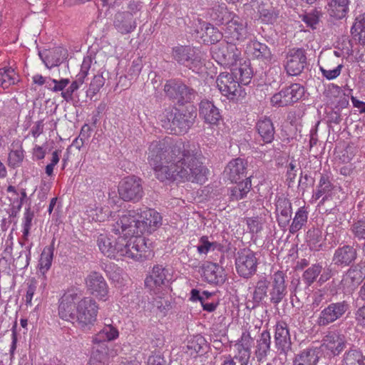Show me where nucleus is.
Instances as JSON below:
<instances>
[{"label":"nucleus","instance_id":"obj_19","mask_svg":"<svg viewBox=\"0 0 365 365\" xmlns=\"http://www.w3.org/2000/svg\"><path fill=\"white\" fill-rule=\"evenodd\" d=\"M202 276L209 284H223L226 280L224 269L217 263L205 262L202 267Z\"/></svg>","mask_w":365,"mask_h":365},{"label":"nucleus","instance_id":"obj_20","mask_svg":"<svg viewBox=\"0 0 365 365\" xmlns=\"http://www.w3.org/2000/svg\"><path fill=\"white\" fill-rule=\"evenodd\" d=\"M168 271L162 266H155L151 274L145 280L147 288L153 291L155 294H160L161 289L168 282Z\"/></svg>","mask_w":365,"mask_h":365},{"label":"nucleus","instance_id":"obj_46","mask_svg":"<svg viewBox=\"0 0 365 365\" xmlns=\"http://www.w3.org/2000/svg\"><path fill=\"white\" fill-rule=\"evenodd\" d=\"M270 350V335L269 332L264 331L258 341L256 356L259 361L264 359Z\"/></svg>","mask_w":365,"mask_h":365},{"label":"nucleus","instance_id":"obj_41","mask_svg":"<svg viewBox=\"0 0 365 365\" xmlns=\"http://www.w3.org/2000/svg\"><path fill=\"white\" fill-rule=\"evenodd\" d=\"M195 49L190 46H178L173 49V56L178 63L185 66L195 55Z\"/></svg>","mask_w":365,"mask_h":365},{"label":"nucleus","instance_id":"obj_53","mask_svg":"<svg viewBox=\"0 0 365 365\" xmlns=\"http://www.w3.org/2000/svg\"><path fill=\"white\" fill-rule=\"evenodd\" d=\"M24 158V150L21 148L16 150H11L8 155L7 164L11 168H17L20 166Z\"/></svg>","mask_w":365,"mask_h":365},{"label":"nucleus","instance_id":"obj_52","mask_svg":"<svg viewBox=\"0 0 365 365\" xmlns=\"http://www.w3.org/2000/svg\"><path fill=\"white\" fill-rule=\"evenodd\" d=\"M220 245L217 242L209 240L207 236H202L199 240L197 246V251L200 255H207L210 251H214L218 248Z\"/></svg>","mask_w":365,"mask_h":365},{"label":"nucleus","instance_id":"obj_3","mask_svg":"<svg viewBox=\"0 0 365 365\" xmlns=\"http://www.w3.org/2000/svg\"><path fill=\"white\" fill-rule=\"evenodd\" d=\"M119 219L113 225V230L125 232L130 236L152 232L161 225L160 215L153 209L144 207L140 212L129 210L118 213Z\"/></svg>","mask_w":365,"mask_h":365},{"label":"nucleus","instance_id":"obj_24","mask_svg":"<svg viewBox=\"0 0 365 365\" xmlns=\"http://www.w3.org/2000/svg\"><path fill=\"white\" fill-rule=\"evenodd\" d=\"M199 114L205 123L215 125L221 119L219 109L207 100H202L200 103Z\"/></svg>","mask_w":365,"mask_h":365},{"label":"nucleus","instance_id":"obj_25","mask_svg":"<svg viewBox=\"0 0 365 365\" xmlns=\"http://www.w3.org/2000/svg\"><path fill=\"white\" fill-rule=\"evenodd\" d=\"M246 163L241 158H236L227 164L224 173L232 182H237L245 176Z\"/></svg>","mask_w":365,"mask_h":365},{"label":"nucleus","instance_id":"obj_31","mask_svg":"<svg viewBox=\"0 0 365 365\" xmlns=\"http://www.w3.org/2000/svg\"><path fill=\"white\" fill-rule=\"evenodd\" d=\"M256 128L264 143H269L273 140L274 128L269 118L267 117L260 118L256 124Z\"/></svg>","mask_w":365,"mask_h":365},{"label":"nucleus","instance_id":"obj_11","mask_svg":"<svg viewBox=\"0 0 365 365\" xmlns=\"http://www.w3.org/2000/svg\"><path fill=\"white\" fill-rule=\"evenodd\" d=\"M304 93L303 86L298 83H294L273 95L271 98V103L277 107L287 106L299 101L303 96Z\"/></svg>","mask_w":365,"mask_h":365},{"label":"nucleus","instance_id":"obj_26","mask_svg":"<svg viewBox=\"0 0 365 365\" xmlns=\"http://www.w3.org/2000/svg\"><path fill=\"white\" fill-rule=\"evenodd\" d=\"M272 279L270 291L271 301L274 304H278L282 301L286 292L284 274L282 272H277L273 274Z\"/></svg>","mask_w":365,"mask_h":365},{"label":"nucleus","instance_id":"obj_9","mask_svg":"<svg viewBox=\"0 0 365 365\" xmlns=\"http://www.w3.org/2000/svg\"><path fill=\"white\" fill-rule=\"evenodd\" d=\"M224 36L227 41L235 45L237 42L244 41L249 36L247 23L238 16H233L225 24Z\"/></svg>","mask_w":365,"mask_h":365},{"label":"nucleus","instance_id":"obj_22","mask_svg":"<svg viewBox=\"0 0 365 365\" xmlns=\"http://www.w3.org/2000/svg\"><path fill=\"white\" fill-rule=\"evenodd\" d=\"M274 340L276 347L280 353L286 354L290 349V336L285 322H279L276 324Z\"/></svg>","mask_w":365,"mask_h":365},{"label":"nucleus","instance_id":"obj_13","mask_svg":"<svg viewBox=\"0 0 365 365\" xmlns=\"http://www.w3.org/2000/svg\"><path fill=\"white\" fill-rule=\"evenodd\" d=\"M164 91L169 98L180 104L190 101L195 95L192 89L176 80L167 81L164 86Z\"/></svg>","mask_w":365,"mask_h":365},{"label":"nucleus","instance_id":"obj_29","mask_svg":"<svg viewBox=\"0 0 365 365\" xmlns=\"http://www.w3.org/2000/svg\"><path fill=\"white\" fill-rule=\"evenodd\" d=\"M86 215L90 221L95 222H103L109 215L113 221V223H115L119 219L118 216V218H115V215H112L108 206L101 207L96 205H89L86 209Z\"/></svg>","mask_w":365,"mask_h":365},{"label":"nucleus","instance_id":"obj_55","mask_svg":"<svg viewBox=\"0 0 365 365\" xmlns=\"http://www.w3.org/2000/svg\"><path fill=\"white\" fill-rule=\"evenodd\" d=\"M322 267L320 264H314L308 268L303 274L302 278L305 283L310 285L314 282L322 272Z\"/></svg>","mask_w":365,"mask_h":365},{"label":"nucleus","instance_id":"obj_4","mask_svg":"<svg viewBox=\"0 0 365 365\" xmlns=\"http://www.w3.org/2000/svg\"><path fill=\"white\" fill-rule=\"evenodd\" d=\"M196 117L195 113H182L176 108L169 107L159 115L161 125L171 134L181 135L187 132Z\"/></svg>","mask_w":365,"mask_h":365},{"label":"nucleus","instance_id":"obj_18","mask_svg":"<svg viewBox=\"0 0 365 365\" xmlns=\"http://www.w3.org/2000/svg\"><path fill=\"white\" fill-rule=\"evenodd\" d=\"M307 63L304 50L302 48L291 50L287 56L285 68L289 76H297L302 73Z\"/></svg>","mask_w":365,"mask_h":365},{"label":"nucleus","instance_id":"obj_64","mask_svg":"<svg viewBox=\"0 0 365 365\" xmlns=\"http://www.w3.org/2000/svg\"><path fill=\"white\" fill-rule=\"evenodd\" d=\"M302 19L307 26L314 29L315 26L318 24L319 20V12L314 11L313 12L307 14L303 16Z\"/></svg>","mask_w":365,"mask_h":365},{"label":"nucleus","instance_id":"obj_21","mask_svg":"<svg viewBox=\"0 0 365 365\" xmlns=\"http://www.w3.org/2000/svg\"><path fill=\"white\" fill-rule=\"evenodd\" d=\"M39 56L48 68L57 66L68 57V51L63 47L58 46L51 50L40 52Z\"/></svg>","mask_w":365,"mask_h":365},{"label":"nucleus","instance_id":"obj_23","mask_svg":"<svg viewBox=\"0 0 365 365\" xmlns=\"http://www.w3.org/2000/svg\"><path fill=\"white\" fill-rule=\"evenodd\" d=\"M356 256L357 252L354 247L344 245L335 250L332 261L337 266L346 267L356 259Z\"/></svg>","mask_w":365,"mask_h":365},{"label":"nucleus","instance_id":"obj_60","mask_svg":"<svg viewBox=\"0 0 365 365\" xmlns=\"http://www.w3.org/2000/svg\"><path fill=\"white\" fill-rule=\"evenodd\" d=\"M351 232L359 240L365 239V219H361L351 225Z\"/></svg>","mask_w":365,"mask_h":365},{"label":"nucleus","instance_id":"obj_39","mask_svg":"<svg viewBox=\"0 0 365 365\" xmlns=\"http://www.w3.org/2000/svg\"><path fill=\"white\" fill-rule=\"evenodd\" d=\"M340 365H365V355L359 349H350L344 354Z\"/></svg>","mask_w":365,"mask_h":365},{"label":"nucleus","instance_id":"obj_54","mask_svg":"<svg viewBox=\"0 0 365 365\" xmlns=\"http://www.w3.org/2000/svg\"><path fill=\"white\" fill-rule=\"evenodd\" d=\"M258 11L261 20L266 24L273 23L277 16L274 9L270 5H268L267 7L262 5L259 6Z\"/></svg>","mask_w":365,"mask_h":365},{"label":"nucleus","instance_id":"obj_56","mask_svg":"<svg viewBox=\"0 0 365 365\" xmlns=\"http://www.w3.org/2000/svg\"><path fill=\"white\" fill-rule=\"evenodd\" d=\"M84 81V79L76 76V79L71 83L67 89L61 93V97L66 101H71L73 99V93L83 85Z\"/></svg>","mask_w":365,"mask_h":365},{"label":"nucleus","instance_id":"obj_40","mask_svg":"<svg viewBox=\"0 0 365 365\" xmlns=\"http://www.w3.org/2000/svg\"><path fill=\"white\" fill-rule=\"evenodd\" d=\"M351 33L354 40L358 41L360 44L365 45V13L356 16Z\"/></svg>","mask_w":365,"mask_h":365},{"label":"nucleus","instance_id":"obj_32","mask_svg":"<svg viewBox=\"0 0 365 365\" xmlns=\"http://www.w3.org/2000/svg\"><path fill=\"white\" fill-rule=\"evenodd\" d=\"M210 62H205L204 54L199 50L195 49V55L186 63L185 66L193 72L199 74L207 73V69L210 66Z\"/></svg>","mask_w":365,"mask_h":365},{"label":"nucleus","instance_id":"obj_59","mask_svg":"<svg viewBox=\"0 0 365 365\" xmlns=\"http://www.w3.org/2000/svg\"><path fill=\"white\" fill-rule=\"evenodd\" d=\"M104 85V79L101 76H94L92 80L89 88L88 89L86 93L87 96H91L93 97L96 95L101 89V88Z\"/></svg>","mask_w":365,"mask_h":365},{"label":"nucleus","instance_id":"obj_45","mask_svg":"<svg viewBox=\"0 0 365 365\" xmlns=\"http://www.w3.org/2000/svg\"><path fill=\"white\" fill-rule=\"evenodd\" d=\"M212 19L216 21L218 24H226L227 21L231 19L235 14L229 11L226 5L223 3L218 4L212 8V12L210 14Z\"/></svg>","mask_w":365,"mask_h":365},{"label":"nucleus","instance_id":"obj_10","mask_svg":"<svg viewBox=\"0 0 365 365\" xmlns=\"http://www.w3.org/2000/svg\"><path fill=\"white\" fill-rule=\"evenodd\" d=\"M118 193L124 201L136 202L143 195L141 180L135 176H128L119 184Z\"/></svg>","mask_w":365,"mask_h":365},{"label":"nucleus","instance_id":"obj_37","mask_svg":"<svg viewBox=\"0 0 365 365\" xmlns=\"http://www.w3.org/2000/svg\"><path fill=\"white\" fill-rule=\"evenodd\" d=\"M246 51L248 54L256 58L269 60L271 52L268 47L257 41H251L247 46Z\"/></svg>","mask_w":365,"mask_h":365},{"label":"nucleus","instance_id":"obj_16","mask_svg":"<svg viewBox=\"0 0 365 365\" xmlns=\"http://www.w3.org/2000/svg\"><path fill=\"white\" fill-rule=\"evenodd\" d=\"M348 309L349 304L345 301L331 303L322 310L317 322L319 326H327L340 319Z\"/></svg>","mask_w":365,"mask_h":365},{"label":"nucleus","instance_id":"obj_62","mask_svg":"<svg viewBox=\"0 0 365 365\" xmlns=\"http://www.w3.org/2000/svg\"><path fill=\"white\" fill-rule=\"evenodd\" d=\"M34 217V213L30 211V209L28 208L24 214V218H23V222H22V227H23V236L24 239H27L29 231L31 227V222Z\"/></svg>","mask_w":365,"mask_h":365},{"label":"nucleus","instance_id":"obj_33","mask_svg":"<svg viewBox=\"0 0 365 365\" xmlns=\"http://www.w3.org/2000/svg\"><path fill=\"white\" fill-rule=\"evenodd\" d=\"M251 188L252 181L249 177L230 188V198L233 201L242 200L247 195Z\"/></svg>","mask_w":365,"mask_h":365},{"label":"nucleus","instance_id":"obj_58","mask_svg":"<svg viewBox=\"0 0 365 365\" xmlns=\"http://www.w3.org/2000/svg\"><path fill=\"white\" fill-rule=\"evenodd\" d=\"M201 31H205V34L207 36L210 38L211 43L217 41L222 36V34L215 28H214L210 24L203 22L201 26Z\"/></svg>","mask_w":365,"mask_h":365},{"label":"nucleus","instance_id":"obj_5","mask_svg":"<svg viewBox=\"0 0 365 365\" xmlns=\"http://www.w3.org/2000/svg\"><path fill=\"white\" fill-rule=\"evenodd\" d=\"M77 315L75 326L82 329H90L97 321L99 305L91 297H84L79 299L76 306Z\"/></svg>","mask_w":365,"mask_h":365},{"label":"nucleus","instance_id":"obj_48","mask_svg":"<svg viewBox=\"0 0 365 365\" xmlns=\"http://www.w3.org/2000/svg\"><path fill=\"white\" fill-rule=\"evenodd\" d=\"M235 80L239 82V85H247L251 80L252 72L251 68L247 65H242L240 67L236 68L231 73Z\"/></svg>","mask_w":365,"mask_h":365},{"label":"nucleus","instance_id":"obj_12","mask_svg":"<svg viewBox=\"0 0 365 365\" xmlns=\"http://www.w3.org/2000/svg\"><path fill=\"white\" fill-rule=\"evenodd\" d=\"M346 339L339 331H329L323 339L322 351L328 357L338 356L346 347Z\"/></svg>","mask_w":365,"mask_h":365},{"label":"nucleus","instance_id":"obj_8","mask_svg":"<svg viewBox=\"0 0 365 365\" xmlns=\"http://www.w3.org/2000/svg\"><path fill=\"white\" fill-rule=\"evenodd\" d=\"M78 299L79 294L73 290H69L62 296L58 308V314L61 319L75 325Z\"/></svg>","mask_w":365,"mask_h":365},{"label":"nucleus","instance_id":"obj_44","mask_svg":"<svg viewBox=\"0 0 365 365\" xmlns=\"http://www.w3.org/2000/svg\"><path fill=\"white\" fill-rule=\"evenodd\" d=\"M54 252V240L51 245L44 247L39 260V269L41 273H46L51 267Z\"/></svg>","mask_w":365,"mask_h":365},{"label":"nucleus","instance_id":"obj_49","mask_svg":"<svg viewBox=\"0 0 365 365\" xmlns=\"http://www.w3.org/2000/svg\"><path fill=\"white\" fill-rule=\"evenodd\" d=\"M307 242L312 250H319L322 245L321 231L318 229L309 230L307 235Z\"/></svg>","mask_w":365,"mask_h":365},{"label":"nucleus","instance_id":"obj_30","mask_svg":"<svg viewBox=\"0 0 365 365\" xmlns=\"http://www.w3.org/2000/svg\"><path fill=\"white\" fill-rule=\"evenodd\" d=\"M334 185L328 177L322 175L315 191L313 192L312 198L313 200L317 201L320 197H322L320 204H324L325 201L331 197Z\"/></svg>","mask_w":365,"mask_h":365},{"label":"nucleus","instance_id":"obj_57","mask_svg":"<svg viewBox=\"0 0 365 365\" xmlns=\"http://www.w3.org/2000/svg\"><path fill=\"white\" fill-rule=\"evenodd\" d=\"M246 221L248 229L252 234L257 235L262 231L264 222L262 217H249Z\"/></svg>","mask_w":365,"mask_h":365},{"label":"nucleus","instance_id":"obj_50","mask_svg":"<svg viewBox=\"0 0 365 365\" xmlns=\"http://www.w3.org/2000/svg\"><path fill=\"white\" fill-rule=\"evenodd\" d=\"M98 346L101 348V350H99L97 346L93 348V351H92L90 359L91 365H102L105 363L107 359L108 347L106 344Z\"/></svg>","mask_w":365,"mask_h":365},{"label":"nucleus","instance_id":"obj_1","mask_svg":"<svg viewBox=\"0 0 365 365\" xmlns=\"http://www.w3.org/2000/svg\"><path fill=\"white\" fill-rule=\"evenodd\" d=\"M148 160L161 182L202 184L207 180L208 170L199 161L195 147L181 140L166 137L153 140L148 148Z\"/></svg>","mask_w":365,"mask_h":365},{"label":"nucleus","instance_id":"obj_51","mask_svg":"<svg viewBox=\"0 0 365 365\" xmlns=\"http://www.w3.org/2000/svg\"><path fill=\"white\" fill-rule=\"evenodd\" d=\"M268 284L266 277H259L253 293V299L255 302H260L266 297Z\"/></svg>","mask_w":365,"mask_h":365},{"label":"nucleus","instance_id":"obj_36","mask_svg":"<svg viewBox=\"0 0 365 365\" xmlns=\"http://www.w3.org/2000/svg\"><path fill=\"white\" fill-rule=\"evenodd\" d=\"M114 24L118 31L122 34L130 33L136 27L133 16L129 13L118 14L115 17Z\"/></svg>","mask_w":365,"mask_h":365},{"label":"nucleus","instance_id":"obj_7","mask_svg":"<svg viewBox=\"0 0 365 365\" xmlns=\"http://www.w3.org/2000/svg\"><path fill=\"white\" fill-rule=\"evenodd\" d=\"M258 259L256 254L249 249L237 252L235 258V267L238 274L244 278H249L257 271Z\"/></svg>","mask_w":365,"mask_h":365},{"label":"nucleus","instance_id":"obj_28","mask_svg":"<svg viewBox=\"0 0 365 365\" xmlns=\"http://www.w3.org/2000/svg\"><path fill=\"white\" fill-rule=\"evenodd\" d=\"M277 222L282 229H285L289 225L292 215L291 202L286 199H279L276 203Z\"/></svg>","mask_w":365,"mask_h":365},{"label":"nucleus","instance_id":"obj_15","mask_svg":"<svg viewBox=\"0 0 365 365\" xmlns=\"http://www.w3.org/2000/svg\"><path fill=\"white\" fill-rule=\"evenodd\" d=\"M86 284L89 292L98 300L106 302L108 298V284L99 272H93L86 278Z\"/></svg>","mask_w":365,"mask_h":365},{"label":"nucleus","instance_id":"obj_38","mask_svg":"<svg viewBox=\"0 0 365 365\" xmlns=\"http://www.w3.org/2000/svg\"><path fill=\"white\" fill-rule=\"evenodd\" d=\"M206 346L205 339L201 335H195L188 339L186 352L191 356L195 357L199 353L204 351Z\"/></svg>","mask_w":365,"mask_h":365},{"label":"nucleus","instance_id":"obj_63","mask_svg":"<svg viewBox=\"0 0 365 365\" xmlns=\"http://www.w3.org/2000/svg\"><path fill=\"white\" fill-rule=\"evenodd\" d=\"M343 93L344 91L339 86L331 84L329 86L326 91V96L329 99L330 102L333 103L336 102V98H339Z\"/></svg>","mask_w":365,"mask_h":365},{"label":"nucleus","instance_id":"obj_6","mask_svg":"<svg viewBox=\"0 0 365 365\" xmlns=\"http://www.w3.org/2000/svg\"><path fill=\"white\" fill-rule=\"evenodd\" d=\"M211 53L217 63L224 66H233L240 57V51L228 41L215 44L211 48Z\"/></svg>","mask_w":365,"mask_h":365},{"label":"nucleus","instance_id":"obj_34","mask_svg":"<svg viewBox=\"0 0 365 365\" xmlns=\"http://www.w3.org/2000/svg\"><path fill=\"white\" fill-rule=\"evenodd\" d=\"M358 269L354 267L350 268L343 277L341 285L346 292L353 291L363 280Z\"/></svg>","mask_w":365,"mask_h":365},{"label":"nucleus","instance_id":"obj_17","mask_svg":"<svg viewBox=\"0 0 365 365\" xmlns=\"http://www.w3.org/2000/svg\"><path fill=\"white\" fill-rule=\"evenodd\" d=\"M254 340L249 332H242L241 337L234 344V359L238 361L240 365H247L250 356L251 348Z\"/></svg>","mask_w":365,"mask_h":365},{"label":"nucleus","instance_id":"obj_43","mask_svg":"<svg viewBox=\"0 0 365 365\" xmlns=\"http://www.w3.org/2000/svg\"><path fill=\"white\" fill-rule=\"evenodd\" d=\"M318 356L313 349H307L296 356L293 365H316Z\"/></svg>","mask_w":365,"mask_h":365},{"label":"nucleus","instance_id":"obj_27","mask_svg":"<svg viewBox=\"0 0 365 365\" xmlns=\"http://www.w3.org/2000/svg\"><path fill=\"white\" fill-rule=\"evenodd\" d=\"M119 336L118 328L113 324H105L103 327L93 337V343L96 346H103L106 342L117 339Z\"/></svg>","mask_w":365,"mask_h":365},{"label":"nucleus","instance_id":"obj_47","mask_svg":"<svg viewBox=\"0 0 365 365\" xmlns=\"http://www.w3.org/2000/svg\"><path fill=\"white\" fill-rule=\"evenodd\" d=\"M308 212L304 207H299L295 213L292 222L289 227V232L296 233L305 225L307 222Z\"/></svg>","mask_w":365,"mask_h":365},{"label":"nucleus","instance_id":"obj_2","mask_svg":"<svg viewBox=\"0 0 365 365\" xmlns=\"http://www.w3.org/2000/svg\"><path fill=\"white\" fill-rule=\"evenodd\" d=\"M114 223H111L113 227ZM112 232L115 234L123 235L114 238L107 233H101L97 237L98 247L105 256L119 260L121 259H132L135 261H143L149 258L151 250L145 237L142 236H130L125 232Z\"/></svg>","mask_w":365,"mask_h":365},{"label":"nucleus","instance_id":"obj_42","mask_svg":"<svg viewBox=\"0 0 365 365\" xmlns=\"http://www.w3.org/2000/svg\"><path fill=\"white\" fill-rule=\"evenodd\" d=\"M19 81V75L11 67L0 68V87L8 88Z\"/></svg>","mask_w":365,"mask_h":365},{"label":"nucleus","instance_id":"obj_35","mask_svg":"<svg viewBox=\"0 0 365 365\" xmlns=\"http://www.w3.org/2000/svg\"><path fill=\"white\" fill-rule=\"evenodd\" d=\"M349 0H327V10L331 16L344 18L349 10Z\"/></svg>","mask_w":365,"mask_h":365},{"label":"nucleus","instance_id":"obj_14","mask_svg":"<svg viewBox=\"0 0 365 365\" xmlns=\"http://www.w3.org/2000/svg\"><path fill=\"white\" fill-rule=\"evenodd\" d=\"M216 83L221 94L229 100L234 101L241 95L242 90L239 82L230 73H220Z\"/></svg>","mask_w":365,"mask_h":365},{"label":"nucleus","instance_id":"obj_61","mask_svg":"<svg viewBox=\"0 0 365 365\" xmlns=\"http://www.w3.org/2000/svg\"><path fill=\"white\" fill-rule=\"evenodd\" d=\"M342 68L343 65L339 64L336 68L333 69H327L323 66H320L319 70L322 72L324 78L331 81L336 78L341 74Z\"/></svg>","mask_w":365,"mask_h":365}]
</instances>
